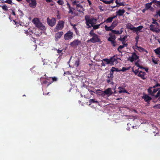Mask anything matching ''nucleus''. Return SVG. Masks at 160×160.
<instances>
[{
  "mask_svg": "<svg viewBox=\"0 0 160 160\" xmlns=\"http://www.w3.org/2000/svg\"><path fill=\"white\" fill-rule=\"evenodd\" d=\"M32 22L35 26L39 29L42 30H44L45 29V26L42 25L38 18H34L32 20Z\"/></svg>",
  "mask_w": 160,
  "mask_h": 160,
  "instance_id": "nucleus-2",
  "label": "nucleus"
},
{
  "mask_svg": "<svg viewBox=\"0 0 160 160\" xmlns=\"http://www.w3.org/2000/svg\"><path fill=\"white\" fill-rule=\"evenodd\" d=\"M155 53L158 55V57L160 58V48H158L154 50Z\"/></svg>",
  "mask_w": 160,
  "mask_h": 160,
  "instance_id": "nucleus-24",
  "label": "nucleus"
},
{
  "mask_svg": "<svg viewBox=\"0 0 160 160\" xmlns=\"http://www.w3.org/2000/svg\"><path fill=\"white\" fill-rule=\"evenodd\" d=\"M72 26H73V28L74 29L76 33L77 34H78V31L77 30L76 27V25H72Z\"/></svg>",
  "mask_w": 160,
  "mask_h": 160,
  "instance_id": "nucleus-39",
  "label": "nucleus"
},
{
  "mask_svg": "<svg viewBox=\"0 0 160 160\" xmlns=\"http://www.w3.org/2000/svg\"><path fill=\"white\" fill-rule=\"evenodd\" d=\"M135 64L136 66H137L138 67H139V68H142V67H141L139 64V63L138 62H136L135 63Z\"/></svg>",
  "mask_w": 160,
  "mask_h": 160,
  "instance_id": "nucleus-49",
  "label": "nucleus"
},
{
  "mask_svg": "<svg viewBox=\"0 0 160 160\" xmlns=\"http://www.w3.org/2000/svg\"><path fill=\"white\" fill-rule=\"evenodd\" d=\"M72 4L74 5H75L77 7H79L82 8V6H81L79 3V2L77 1H74L72 2Z\"/></svg>",
  "mask_w": 160,
  "mask_h": 160,
  "instance_id": "nucleus-25",
  "label": "nucleus"
},
{
  "mask_svg": "<svg viewBox=\"0 0 160 160\" xmlns=\"http://www.w3.org/2000/svg\"><path fill=\"white\" fill-rule=\"evenodd\" d=\"M116 59H115L114 56L111 57L110 59V64L113 65V63L115 62L116 61Z\"/></svg>",
  "mask_w": 160,
  "mask_h": 160,
  "instance_id": "nucleus-23",
  "label": "nucleus"
},
{
  "mask_svg": "<svg viewBox=\"0 0 160 160\" xmlns=\"http://www.w3.org/2000/svg\"><path fill=\"white\" fill-rule=\"evenodd\" d=\"M152 61L155 64H158V61L157 60H155L153 58L152 59Z\"/></svg>",
  "mask_w": 160,
  "mask_h": 160,
  "instance_id": "nucleus-46",
  "label": "nucleus"
},
{
  "mask_svg": "<svg viewBox=\"0 0 160 160\" xmlns=\"http://www.w3.org/2000/svg\"><path fill=\"white\" fill-rule=\"evenodd\" d=\"M11 10H12V14L13 15H14V16H15V15H16V14H15V12H14V11H13V10H12V9H11Z\"/></svg>",
  "mask_w": 160,
  "mask_h": 160,
  "instance_id": "nucleus-59",
  "label": "nucleus"
},
{
  "mask_svg": "<svg viewBox=\"0 0 160 160\" xmlns=\"http://www.w3.org/2000/svg\"><path fill=\"white\" fill-rule=\"evenodd\" d=\"M46 1L48 2H51L52 1V0H46Z\"/></svg>",
  "mask_w": 160,
  "mask_h": 160,
  "instance_id": "nucleus-61",
  "label": "nucleus"
},
{
  "mask_svg": "<svg viewBox=\"0 0 160 160\" xmlns=\"http://www.w3.org/2000/svg\"><path fill=\"white\" fill-rule=\"evenodd\" d=\"M158 15L159 16H160V10H159L158 12H157L156 15Z\"/></svg>",
  "mask_w": 160,
  "mask_h": 160,
  "instance_id": "nucleus-54",
  "label": "nucleus"
},
{
  "mask_svg": "<svg viewBox=\"0 0 160 160\" xmlns=\"http://www.w3.org/2000/svg\"><path fill=\"white\" fill-rule=\"evenodd\" d=\"M45 79L46 80H48V81H50L51 79H52V78L51 77H47V78H45Z\"/></svg>",
  "mask_w": 160,
  "mask_h": 160,
  "instance_id": "nucleus-51",
  "label": "nucleus"
},
{
  "mask_svg": "<svg viewBox=\"0 0 160 160\" xmlns=\"http://www.w3.org/2000/svg\"><path fill=\"white\" fill-rule=\"evenodd\" d=\"M115 39V35H111L108 39V41L111 42V44L114 47L116 46Z\"/></svg>",
  "mask_w": 160,
  "mask_h": 160,
  "instance_id": "nucleus-9",
  "label": "nucleus"
},
{
  "mask_svg": "<svg viewBox=\"0 0 160 160\" xmlns=\"http://www.w3.org/2000/svg\"><path fill=\"white\" fill-rule=\"evenodd\" d=\"M0 6L2 8L4 11H7L8 10L7 7L6 5H4L3 6Z\"/></svg>",
  "mask_w": 160,
  "mask_h": 160,
  "instance_id": "nucleus-34",
  "label": "nucleus"
},
{
  "mask_svg": "<svg viewBox=\"0 0 160 160\" xmlns=\"http://www.w3.org/2000/svg\"><path fill=\"white\" fill-rule=\"evenodd\" d=\"M159 96H160V90L159 91H158V93L155 96V97L157 98Z\"/></svg>",
  "mask_w": 160,
  "mask_h": 160,
  "instance_id": "nucleus-47",
  "label": "nucleus"
},
{
  "mask_svg": "<svg viewBox=\"0 0 160 160\" xmlns=\"http://www.w3.org/2000/svg\"><path fill=\"white\" fill-rule=\"evenodd\" d=\"M154 4L157 6L160 5V1H157L154 0Z\"/></svg>",
  "mask_w": 160,
  "mask_h": 160,
  "instance_id": "nucleus-42",
  "label": "nucleus"
},
{
  "mask_svg": "<svg viewBox=\"0 0 160 160\" xmlns=\"http://www.w3.org/2000/svg\"><path fill=\"white\" fill-rule=\"evenodd\" d=\"M89 102L91 103H99L97 101H95L93 99H90L89 101Z\"/></svg>",
  "mask_w": 160,
  "mask_h": 160,
  "instance_id": "nucleus-35",
  "label": "nucleus"
},
{
  "mask_svg": "<svg viewBox=\"0 0 160 160\" xmlns=\"http://www.w3.org/2000/svg\"><path fill=\"white\" fill-rule=\"evenodd\" d=\"M150 30L153 32L157 33L160 32V28L159 24H158V25L151 24L150 25Z\"/></svg>",
  "mask_w": 160,
  "mask_h": 160,
  "instance_id": "nucleus-4",
  "label": "nucleus"
},
{
  "mask_svg": "<svg viewBox=\"0 0 160 160\" xmlns=\"http://www.w3.org/2000/svg\"><path fill=\"white\" fill-rule=\"evenodd\" d=\"M89 34L91 37H94V36L97 35L96 34L94 33L93 30H91L89 32Z\"/></svg>",
  "mask_w": 160,
  "mask_h": 160,
  "instance_id": "nucleus-33",
  "label": "nucleus"
},
{
  "mask_svg": "<svg viewBox=\"0 0 160 160\" xmlns=\"http://www.w3.org/2000/svg\"><path fill=\"white\" fill-rule=\"evenodd\" d=\"M63 33V32H58L57 33H56L55 36V41H58V39L61 38Z\"/></svg>",
  "mask_w": 160,
  "mask_h": 160,
  "instance_id": "nucleus-11",
  "label": "nucleus"
},
{
  "mask_svg": "<svg viewBox=\"0 0 160 160\" xmlns=\"http://www.w3.org/2000/svg\"><path fill=\"white\" fill-rule=\"evenodd\" d=\"M153 108H160V105H156L153 106Z\"/></svg>",
  "mask_w": 160,
  "mask_h": 160,
  "instance_id": "nucleus-50",
  "label": "nucleus"
},
{
  "mask_svg": "<svg viewBox=\"0 0 160 160\" xmlns=\"http://www.w3.org/2000/svg\"><path fill=\"white\" fill-rule=\"evenodd\" d=\"M146 73L140 71L139 72V73L138 74V76L140 77L141 78L144 79L146 78Z\"/></svg>",
  "mask_w": 160,
  "mask_h": 160,
  "instance_id": "nucleus-13",
  "label": "nucleus"
},
{
  "mask_svg": "<svg viewBox=\"0 0 160 160\" xmlns=\"http://www.w3.org/2000/svg\"><path fill=\"white\" fill-rule=\"evenodd\" d=\"M51 79L52 80V81L51 82H52L57 81L58 80V78L56 77H52Z\"/></svg>",
  "mask_w": 160,
  "mask_h": 160,
  "instance_id": "nucleus-41",
  "label": "nucleus"
},
{
  "mask_svg": "<svg viewBox=\"0 0 160 160\" xmlns=\"http://www.w3.org/2000/svg\"><path fill=\"white\" fill-rule=\"evenodd\" d=\"M2 3H6L11 5H12V0H6V1H1Z\"/></svg>",
  "mask_w": 160,
  "mask_h": 160,
  "instance_id": "nucleus-27",
  "label": "nucleus"
},
{
  "mask_svg": "<svg viewBox=\"0 0 160 160\" xmlns=\"http://www.w3.org/2000/svg\"><path fill=\"white\" fill-rule=\"evenodd\" d=\"M104 96L105 95H107L108 96H109L112 94L113 92L111 90V89L109 88L104 91Z\"/></svg>",
  "mask_w": 160,
  "mask_h": 160,
  "instance_id": "nucleus-12",
  "label": "nucleus"
},
{
  "mask_svg": "<svg viewBox=\"0 0 160 160\" xmlns=\"http://www.w3.org/2000/svg\"><path fill=\"white\" fill-rule=\"evenodd\" d=\"M139 58V57L137 56L135 53H132V56H130L128 58V60L130 61L131 62L136 60H138Z\"/></svg>",
  "mask_w": 160,
  "mask_h": 160,
  "instance_id": "nucleus-7",
  "label": "nucleus"
},
{
  "mask_svg": "<svg viewBox=\"0 0 160 160\" xmlns=\"http://www.w3.org/2000/svg\"><path fill=\"white\" fill-rule=\"evenodd\" d=\"M159 86V85L157 84L153 87L150 88L148 89V93L151 95L154 96V94L158 91V89L155 88L156 87Z\"/></svg>",
  "mask_w": 160,
  "mask_h": 160,
  "instance_id": "nucleus-5",
  "label": "nucleus"
},
{
  "mask_svg": "<svg viewBox=\"0 0 160 160\" xmlns=\"http://www.w3.org/2000/svg\"><path fill=\"white\" fill-rule=\"evenodd\" d=\"M103 60L101 61V65H102V66H106L105 64L103 62Z\"/></svg>",
  "mask_w": 160,
  "mask_h": 160,
  "instance_id": "nucleus-58",
  "label": "nucleus"
},
{
  "mask_svg": "<svg viewBox=\"0 0 160 160\" xmlns=\"http://www.w3.org/2000/svg\"><path fill=\"white\" fill-rule=\"evenodd\" d=\"M152 3H154V0H153L152 2H150L149 3H148L149 4H150V5L151 6V5Z\"/></svg>",
  "mask_w": 160,
  "mask_h": 160,
  "instance_id": "nucleus-60",
  "label": "nucleus"
},
{
  "mask_svg": "<svg viewBox=\"0 0 160 160\" xmlns=\"http://www.w3.org/2000/svg\"><path fill=\"white\" fill-rule=\"evenodd\" d=\"M47 22L50 26L52 27L55 24L56 19L53 18H52L51 19H50L49 18H47Z\"/></svg>",
  "mask_w": 160,
  "mask_h": 160,
  "instance_id": "nucleus-6",
  "label": "nucleus"
},
{
  "mask_svg": "<svg viewBox=\"0 0 160 160\" xmlns=\"http://www.w3.org/2000/svg\"><path fill=\"white\" fill-rule=\"evenodd\" d=\"M103 60L106 62L107 64H110V59H103Z\"/></svg>",
  "mask_w": 160,
  "mask_h": 160,
  "instance_id": "nucleus-36",
  "label": "nucleus"
},
{
  "mask_svg": "<svg viewBox=\"0 0 160 160\" xmlns=\"http://www.w3.org/2000/svg\"><path fill=\"white\" fill-rule=\"evenodd\" d=\"M112 32L114 34H120L122 33L123 32L122 28L121 29L120 31L113 30L112 31Z\"/></svg>",
  "mask_w": 160,
  "mask_h": 160,
  "instance_id": "nucleus-19",
  "label": "nucleus"
},
{
  "mask_svg": "<svg viewBox=\"0 0 160 160\" xmlns=\"http://www.w3.org/2000/svg\"><path fill=\"white\" fill-rule=\"evenodd\" d=\"M48 82L46 80L43 81L42 82V83L43 84H46Z\"/></svg>",
  "mask_w": 160,
  "mask_h": 160,
  "instance_id": "nucleus-56",
  "label": "nucleus"
},
{
  "mask_svg": "<svg viewBox=\"0 0 160 160\" xmlns=\"http://www.w3.org/2000/svg\"><path fill=\"white\" fill-rule=\"evenodd\" d=\"M127 38V36H124L123 37H120L119 38V40L122 42V43L123 44V42L125 41Z\"/></svg>",
  "mask_w": 160,
  "mask_h": 160,
  "instance_id": "nucleus-31",
  "label": "nucleus"
},
{
  "mask_svg": "<svg viewBox=\"0 0 160 160\" xmlns=\"http://www.w3.org/2000/svg\"><path fill=\"white\" fill-rule=\"evenodd\" d=\"M118 5L119 6H124V4H123L121 2H118V3L117 5Z\"/></svg>",
  "mask_w": 160,
  "mask_h": 160,
  "instance_id": "nucleus-57",
  "label": "nucleus"
},
{
  "mask_svg": "<svg viewBox=\"0 0 160 160\" xmlns=\"http://www.w3.org/2000/svg\"><path fill=\"white\" fill-rule=\"evenodd\" d=\"M143 28V27L142 26H139L137 28L135 27L134 32H136L137 34H138V33L139 32H141L142 31V30Z\"/></svg>",
  "mask_w": 160,
  "mask_h": 160,
  "instance_id": "nucleus-18",
  "label": "nucleus"
},
{
  "mask_svg": "<svg viewBox=\"0 0 160 160\" xmlns=\"http://www.w3.org/2000/svg\"><path fill=\"white\" fill-rule=\"evenodd\" d=\"M134 73L136 74H138V70H136L135 71H133Z\"/></svg>",
  "mask_w": 160,
  "mask_h": 160,
  "instance_id": "nucleus-53",
  "label": "nucleus"
},
{
  "mask_svg": "<svg viewBox=\"0 0 160 160\" xmlns=\"http://www.w3.org/2000/svg\"><path fill=\"white\" fill-rule=\"evenodd\" d=\"M104 27H105L106 30L107 31H112V30H112V29L111 27V26L110 27H108L107 25H105V26Z\"/></svg>",
  "mask_w": 160,
  "mask_h": 160,
  "instance_id": "nucleus-29",
  "label": "nucleus"
},
{
  "mask_svg": "<svg viewBox=\"0 0 160 160\" xmlns=\"http://www.w3.org/2000/svg\"><path fill=\"white\" fill-rule=\"evenodd\" d=\"M101 1H103L105 3L107 4H109L111 3H112L113 2H114V0H111L109 1H108V0H107V1H106L105 0H101Z\"/></svg>",
  "mask_w": 160,
  "mask_h": 160,
  "instance_id": "nucleus-28",
  "label": "nucleus"
},
{
  "mask_svg": "<svg viewBox=\"0 0 160 160\" xmlns=\"http://www.w3.org/2000/svg\"><path fill=\"white\" fill-rule=\"evenodd\" d=\"M125 12L124 9H119L116 12V16H121Z\"/></svg>",
  "mask_w": 160,
  "mask_h": 160,
  "instance_id": "nucleus-17",
  "label": "nucleus"
},
{
  "mask_svg": "<svg viewBox=\"0 0 160 160\" xmlns=\"http://www.w3.org/2000/svg\"><path fill=\"white\" fill-rule=\"evenodd\" d=\"M86 21V24L89 28L96 23L97 20L93 18H91L88 16L86 15L85 17Z\"/></svg>",
  "mask_w": 160,
  "mask_h": 160,
  "instance_id": "nucleus-1",
  "label": "nucleus"
},
{
  "mask_svg": "<svg viewBox=\"0 0 160 160\" xmlns=\"http://www.w3.org/2000/svg\"><path fill=\"white\" fill-rule=\"evenodd\" d=\"M142 98L144 99V100L147 102L151 100L152 98L148 95L144 94Z\"/></svg>",
  "mask_w": 160,
  "mask_h": 160,
  "instance_id": "nucleus-16",
  "label": "nucleus"
},
{
  "mask_svg": "<svg viewBox=\"0 0 160 160\" xmlns=\"http://www.w3.org/2000/svg\"><path fill=\"white\" fill-rule=\"evenodd\" d=\"M64 38L66 40H69L70 39V31H68L64 35Z\"/></svg>",
  "mask_w": 160,
  "mask_h": 160,
  "instance_id": "nucleus-20",
  "label": "nucleus"
},
{
  "mask_svg": "<svg viewBox=\"0 0 160 160\" xmlns=\"http://www.w3.org/2000/svg\"><path fill=\"white\" fill-rule=\"evenodd\" d=\"M118 89L119 90V92L120 93H121L122 92H127V91L125 90L123 88H122L121 87H119L118 88Z\"/></svg>",
  "mask_w": 160,
  "mask_h": 160,
  "instance_id": "nucleus-30",
  "label": "nucleus"
},
{
  "mask_svg": "<svg viewBox=\"0 0 160 160\" xmlns=\"http://www.w3.org/2000/svg\"><path fill=\"white\" fill-rule=\"evenodd\" d=\"M81 43V42L78 40H75L71 43V45L73 47L78 45Z\"/></svg>",
  "mask_w": 160,
  "mask_h": 160,
  "instance_id": "nucleus-15",
  "label": "nucleus"
},
{
  "mask_svg": "<svg viewBox=\"0 0 160 160\" xmlns=\"http://www.w3.org/2000/svg\"><path fill=\"white\" fill-rule=\"evenodd\" d=\"M99 8L100 10L101 11H103V9H102V7L101 6H99Z\"/></svg>",
  "mask_w": 160,
  "mask_h": 160,
  "instance_id": "nucleus-52",
  "label": "nucleus"
},
{
  "mask_svg": "<svg viewBox=\"0 0 160 160\" xmlns=\"http://www.w3.org/2000/svg\"><path fill=\"white\" fill-rule=\"evenodd\" d=\"M100 39L98 38V36L97 35H96L94 37H93L92 38L87 41L88 42H91L93 43H95L96 42H100Z\"/></svg>",
  "mask_w": 160,
  "mask_h": 160,
  "instance_id": "nucleus-8",
  "label": "nucleus"
},
{
  "mask_svg": "<svg viewBox=\"0 0 160 160\" xmlns=\"http://www.w3.org/2000/svg\"><path fill=\"white\" fill-rule=\"evenodd\" d=\"M62 50H58L57 51V52L58 53H60L61 52H62Z\"/></svg>",
  "mask_w": 160,
  "mask_h": 160,
  "instance_id": "nucleus-63",
  "label": "nucleus"
},
{
  "mask_svg": "<svg viewBox=\"0 0 160 160\" xmlns=\"http://www.w3.org/2000/svg\"><path fill=\"white\" fill-rule=\"evenodd\" d=\"M126 26L128 29H129L134 32L135 27H134L132 24L128 23L126 25Z\"/></svg>",
  "mask_w": 160,
  "mask_h": 160,
  "instance_id": "nucleus-14",
  "label": "nucleus"
},
{
  "mask_svg": "<svg viewBox=\"0 0 160 160\" xmlns=\"http://www.w3.org/2000/svg\"><path fill=\"white\" fill-rule=\"evenodd\" d=\"M116 16H114L113 17H109L108 18L106 21H105V22H106V23H109V22H112L113 19Z\"/></svg>",
  "mask_w": 160,
  "mask_h": 160,
  "instance_id": "nucleus-22",
  "label": "nucleus"
},
{
  "mask_svg": "<svg viewBox=\"0 0 160 160\" xmlns=\"http://www.w3.org/2000/svg\"><path fill=\"white\" fill-rule=\"evenodd\" d=\"M149 9H150V10H151L152 11H153L154 10V9L152 7H151V8H150Z\"/></svg>",
  "mask_w": 160,
  "mask_h": 160,
  "instance_id": "nucleus-62",
  "label": "nucleus"
},
{
  "mask_svg": "<svg viewBox=\"0 0 160 160\" xmlns=\"http://www.w3.org/2000/svg\"><path fill=\"white\" fill-rule=\"evenodd\" d=\"M102 23H101V24L98 25H93L92 27H93V28L94 29H96L100 27V26L102 24Z\"/></svg>",
  "mask_w": 160,
  "mask_h": 160,
  "instance_id": "nucleus-32",
  "label": "nucleus"
},
{
  "mask_svg": "<svg viewBox=\"0 0 160 160\" xmlns=\"http://www.w3.org/2000/svg\"><path fill=\"white\" fill-rule=\"evenodd\" d=\"M64 22L63 21H59L58 22L55 28L54 29V32H56L57 31L62 30L64 27Z\"/></svg>",
  "mask_w": 160,
  "mask_h": 160,
  "instance_id": "nucleus-3",
  "label": "nucleus"
},
{
  "mask_svg": "<svg viewBox=\"0 0 160 160\" xmlns=\"http://www.w3.org/2000/svg\"><path fill=\"white\" fill-rule=\"evenodd\" d=\"M31 2H29V6L31 8H35L37 6V2L36 0H31Z\"/></svg>",
  "mask_w": 160,
  "mask_h": 160,
  "instance_id": "nucleus-10",
  "label": "nucleus"
},
{
  "mask_svg": "<svg viewBox=\"0 0 160 160\" xmlns=\"http://www.w3.org/2000/svg\"><path fill=\"white\" fill-rule=\"evenodd\" d=\"M57 2L59 5H62L63 4L62 0H59L57 1Z\"/></svg>",
  "mask_w": 160,
  "mask_h": 160,
  "instance_id": "nucleus-44",
  "label": "nucleus"
},
{
  "mask_svg": "<svg viewBox=\"0 0 160 160\" xmlns=\"http://www.w3.org/2000/svg\"><path fill=\"white\" fill-rule=\"evenodd\" d=\"M67 4H68V8L69 9V11H68V12H69V13H70V4L68 3Z\"/></svg>",
  "mask_w": 160,
  "mask_h": 160,
  "instance_id": "nucleus-55",
  "label": "nucleus"
},
{
  "mask_svg": "<svg viewBox=\"0 0 160 160\" xmlns=\"http://www.w3.org/2000/svg\"><path fill=\"white\" fill-rule=\"evenodd\" d=\"M126 45H127L126 44H124L122 45H120L118 48V50L119 51V49H122L125 46H126Z\"/></svg>",
  "mask_w": 160,
  "mask_h": 160,
  "instance_id": "nucleus-43",
  "label": "nucleus"
},
{
  "mask_svg": "<svg viewBox=\"0 0 160 160\" xmlns=\"http://www.w3.org/2000/svg\"><path fill=\"white\" fill-rule=\"evenodd\" d=\"M126 69V68H122V70H121V71H125Z\"/></svg>",
  "mask_w": 160,
  "mask_h": 160,
  "instance_id": "nucleus-64",
  "label": "nucleus"
},
{
  "mask_svg": "<svg viewBox=\"0 0 160 160\" xmlns=\"http://www.w3.org/2000/svg\"><path fill=\"white\" fill-rule=\"evenodd\" d=\"M96 94L102 96H104V91H101V90L98 89L95 92Z\"/></svg>",
  "mask_w": 160,
  "mask_h": 160,
  "instance_id": "nucleus-21",
  "label": "nucleus"
},
{
  "mask_svg": "<svg viewBox=\"0 0 160 160\" xmlns=\"http://www.w3.org/2000/svg\"><path fill=\"white\" fill-rule=\"evenodd\" d=\"M153 22L152 23L153 24H155V25H158V24L156 22V20H154L153 19H152Z\"/></svg>",
  "mask_w": 160,
  "mask_h": 160,
  "instance_id": "nucleus-45",
  "label": "nucleus"
},
{
  "mask_svg": "<svg viewBox=\"0 0 160 160\" xmlns=\"http://www.w3.org/2000/svg\"><path fill=\"white\" fill-rule=\"evenodd\" d=\"M151 6L150 5V4L148 3H147L145 5V8L146 10H148L151 8Z\"/></svg>",
  "mask_w": 160,
  "mask_h": 160,
  "instance_id": "nucleus-37",
  "label": "nucleus"
},
{
  "mask_svg": "<svg viewBox=\"0 0 160 160\" xmlns=\"http://www.w3.org/2000/svg\"><path fill=\"white\" fill-rule=\"evenodd\" d=\"M111 71H112V72H114V71H121V70H118V69L115 68L114 67H112V69H111Z\"/></svg>",
  "mask_w": 160,
  "mask_h": 160,
  "instance_id": "nucleus-38",
  "label": "nucleus"
},
{
  "mask_svg": "<svg viewBox=\"0 0 160 160\" xmlns=\"http://www.w3.org/2000/svg\"><path fill=\"white\" fill-rule=\"evenodd\" d=\"M70 75V72L69 71H67L66 72H65L64 73L63 75L64 76L66 77L68 76V75Z\"/></svg>",
  "mask_w": 160,
  "mask_h": 160,
  "instance_id": "nucleus-40",
  "label": "nucleus"
},
{
  "mask_svg": "<svg viewBox=\"0 0 160 160\" xmlns=\"http://www.w3.org/2000/svg\"><path fill=\"white\" fill-rule=\"evenodd\" d=\"M79 65V61H77L76 62H75V66L76 67H78V66Z\"/></svg>",
  "mask_w": 160,
  "mask_h": 160,
  "instance_id": "nucleus-48",
  "label": "nucleus"
},
{
  "mask_svg": "<svg viewBox=\"0 0 160 160\" xmlns=\"http://www.w3.org/2000/svg\"><path fill=\"white\" fill-rule=\"evenodd\" d=\"M118 24V22L117 21H114L112 23L111 26L112 29L114 28Z\"/></svg>",
  "mask_w": 160,
  "mask_h": 160,
  "instance_id": "nucleus-26",
  "label": "nucleus"
}]
</instances>
